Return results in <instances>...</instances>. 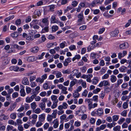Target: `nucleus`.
Masks as SVG:
<instances>
[{"instance_id":"58","label":"nucleus","mask_w":131,"mask_h":131,"mask_svg":"<svg viewBox=\"0 0 131 131\" xmlns=\"http://www.w3.org/2000/svg\"><path fill=\"white\" fill-rule=\"evenodd\" d=\"M123 107L124 109H126L128 107V105L127 102H125L123 105Z\"/></svg>"},{"instance_id":"55","label":"nucleus","mask_w":131,"mask_h":131,"mask_svg":"<svg viewBox=\"0 0 131 131\" xmlns=\"http://www.w3.org/2000/svg\"><path fill=\"white\" fill-rule=\"evenodd\" d=\"M105 63L103 60H101L99 63V65L100 66H103L105 65Z\"/></svg>"},{"instance_id":"10","label":"nucleus","mask_w":131,"mask_h":131,"mask_svg":"<svg viewBox=\"0 0 131 131\" xmlns=\"http://www.w3.org/2000/svg\"><path fill=\"white\" fill-rule=\"evenodd\" d=\"M9 69L11 71H13L15 72H18L19 68L18 66H11L9 67Z\"/></svg>"},{"instance_id":"30","label":"nucleus","mask_w":131,"mask_h":131,"mask_svg":"<svg viewBox=\"0 0 131 131\" xmlns=\"http://www.w3.org/2000/svg\"><path fill=\"white\" fill-rule=\"evenodd\" d=\"M77 80L74 79L72 81L70 82V86L71 87L74 85L77 82Z\"/></svg>"},{"instance_id":"36","label":"nucleus","mask_w":131,"mask_h":131,"mask_svg":"<svg viewBox=\"0 0 131 131\" xmlns=\"http://www.w3.org/2000/svg\"><path fill=\"white\" fill-rule=\"evenodd\" d=\"M79 96V93L77 92H75L73 94V97L75 98L78 97Z\"/></svg>"},{"instance_id":"8","label":"nucleus","mask_w":131,"mask_h":131,"mask_svg":"<svg viewBox=\"0 0 131 131\" xmlns=\"http://www.w3.org/2000/svg\"><path fill=\"white\" fill-rule=\"evenodd\" d=\"M22 84L25 85H28L29 84V81L28 78L26 77H24L22 80Z\"/></svg>"},{"instance_id":"42","label":"nucleus","mask_w":131,"mask_h":131,"mask_svg":"<svg viewBox=\"0 0 131 131\" xmlns=\"http://www.w3.org/2000/svg\"><path fill=\"white\" fill-rule=\"evenodd\" d=\"M18 35L17 34V33L16 32H14L13 34H12L11 35V36L14 38H16L17 37Z\"/></svg>"},{"instance_id":"16","label":"nucleus","mask_w":131,"mask_h":131,"mask_svg":"<svg viewBox=\"0 0 131 131\" xmlns=\"http://www.w3.org/2000/svg\"><path fill=\"white\" fill-rule=\"evenodd\" d=\"M78 17L79 18L78 20L79 21H82L84 18L83 13L81 12L80 14H79L78 16Z\"/></svg>"},{"instance_id":"46","label":"nucleus","mask_w":131,"mask_h":131,"mask_svg":"<svg viewBox=\"0 0 131 131\" xmlns=\"http://www.w3.org/2000/svg\"><path fill=\"white\" fill-rule=\"evenodd\" d=\"M121 128V127L119 126H117L113 128V130L114 131H118Z\"/></svg>"},{"instance_id":"64","label":"nucleus","mask_w":131,"mask_h":131,"mask_svg":"<svg viewBox=\"0 0 131 131\" xmlns=\"http://www.w3.org/2000/svg\"><path fill=\"white\" fill-rule=\"evenodd\" d=\"M18 93L17 92H15L13 94L12 97L14 98H16L18 96Z\"/></svg>"},{"instance_id":"60","label":"nucleus","mask_w":131,"mask_h":131,"mask_svg":"<svg viewBox=\"0 0 131 131\" xmlns=\"http://www.w3.org/2000/svg\"><path fill=\"white\" fill-rule=\"evenodd\" d=\"M62 72L64 74H69L70 73V71L69 69L64 70L62 71Z\"/></svg>"},{"instance_id":"48","label":"nucleus","mask_w":131,"mask_h":131,"mask_svg":"<svg viewBox=\"0 0 131 131\" xmlns=\"http://www.w3.org/2000/svg\"><path fill=\"white\" fill-rule=\"evenodd\" d=\"M26 101L27 103H30L32 101L30 97L29 96H27L26 99Z\"/></svg>"},{"instance_id":"17","label":"nucleus","mask_w":131,"mask_h":131,"mask_svg":"<svg viewBox=\"0 0 131 131\" xmlns=\"http://www.w3.org/2000/svg\"><path fill=\"white\" fill-rule=\"evenodd\" d=\"M51 99L53 102H58V101L57 99V96L55 95H52L51 96Z\"/></svg>"},{"instance_id":"2","label":"nucleus","mask_w":131,"mask_h":131,"mask_svg":"<svg viewBox=\"0 0 131 131\" xmlns=\"http://www.w3.org/2000/svg\"><path fill=\"white\" fill-rule=\"evenodd\" d=\"M57 86L59 89L62 90V93L63 94H66L68 93V92L66 91L67 89V87L64 86L62 84L58 85Z\"/></svg>"},{"instance_id":"28","label":"nucleus","mask_w":131,"mask_h":131,"mask_svg":"<svg viewBox=\"0 0 131 131\" xmlns=\"http://www.w3.org/2000/svg\"><path fill=\"white\" fill-rule=\"evenodd\" d=\"M60 119L62 121H63L64 120H67L68 121V120H67L68 118H67L66 115L65 114H63L61 116H60Z\"/></svg>"},{"instance_id":"35","label":"nucleus","mask_w":131,"mask_h":131,"mask_svg":"<svg viewBox=\"0 0 131 131\" xmlns=\"http://www.w3.org/2000/svg\"><path fill=\"white\" fill-rule=\"evenodd\" d=\"M93 101V100L90 99H85V102L88 103V105L91 103Z\"/></svg>"},{"instance_id":"22","label":"nucleus","mask_w":131,"mask_h":131,"mask_svg":"<svg viewBox=\"0 0 131 131\" xmlns=\"http://www.w3.org/2000/svg\"><path fill=\"white\" fill-rule=\"evenodd\" d=\"M27 60L28 61L31 62L35 61L36 59L34 57L30 56L28 57L27 58Z\"/></svg>"},{"instance_id":"31","label":"nucleus","mask_w":131,"mask_h":131,"mask_svg":"<svg viewBox=\"0 0 131 131\" xmlns=\"http://www.w3.org/2000/svg\"><path fill=\"white\" fill-rule=\"evenodd\" d=\"M14 17V15H12L11 16H9V17L6 18L5 19V22H7L8 20L13 19Z\"/></svg>"},{"instance_id":"62","label":"nucleus","mask_w":131,"mask_h":131,"mask_svg":"<svg viewBox=\"0 0 131 131\" xmlns=\"http://www.w3.org/2000/svg\"><path fill=\"white\" fill-rule=\"evenodd\" d=\"M128 85V84L126 83H123L121 87L122 88L125 89L127 87Z\"/></svg>"},{"instance_id":"63","label":"nucleus","mask_w":131,"mask_h":131,"mask_svg":"<svg viewBox=\"0 0 131 131\" xmlns=\"http://www.w3.org/2000/svg\"><path fill=\"white\" fill-rule=\"evenodd\" d=\"M54 45V43H51L48 44L47 45V46L48 48H50L51 47H52Z\"/></svg>"},{"instance_id":"56","label":"nucleus","mask_w":131,"mask_h":131,"mask_svg":"<svg viewBox=\"0 0 131 131\" xmlns=\"http://www.w3.org/2000/svg\"><path fill=\"white\" fill-rule=\"evenodd\" d=\"M87 27L86 25H83L80 26L79 28V29L81 30H84Z\"/></svg>"},{"instance_id":"52","label":"nucleus","mask_w":131,"mask_h":131,"mask_svg":"<svg viewBox=\"0 0 131 131\" xmlns=\"http://www.w3.org/2000/svg\"><path fill=\"white\" fill-rule=\"evenodd\" d=\"M90 122L92 124H94L95 122V119L93 118H91L90 120Z\"/></svg>"},{"instance_id":"11","label":"nucleus","mask_w":131,"mask_h":131,"mask_svg":"<svg viewBox=\"0 0 131 131\" xmlns=\"http://www.w3.org/2000/svg\"><path fill=\"white\" fill-rule=\"evenodd\" d=\"M71 59L70 57H68L67 59H65L63 62V64L65 66H67L68 64V63L71 62Z\"/></svg>"},{"instance_id":"5","label":"nucleus","mask_w":131,"mask_h":131,"mask_svg":"<svg viewBox=\"0 0 131 131\" xmlns=\"http://www.w3.org/2000/svg\"><path fill=\"white\" fill-rule=\"evenodd\" d=\"M129 46L128 43L127 42H125L123 44H121L119 45V48L121 49H126Z\"/></svg>"},{"instance_id":"23","label":"nucleus","mask_w":131,"mask_h":131,"mask_svg":"<svg viewBox=\"0 0 131 131\" xmlns=\"http://www.w3.org/2000/svg\"><path fill=\"white\" fill-rule=\"evenodd\" d=\"M98 81L99 80L97 77H94L92 81V83L94 84H96L98 82Z\"/></svg>"},{"instance_id":"20","label":"nucleus","mask_w":131,"mask_h":131,"mask_svg":"<svg viewBox=\"0 0 131 131\" xmlns=\"http://www.w3.org/2000/svg\"><path fill=\"white\" fill-rule=\"evenodd\" d=\"M110 77L111 78L110 80L112 82L114 83L116 80L117 78L114 75H111V76Z\"/></svg>"},{"instance_id":"40","label":"nucleus","mask_w":131,"mask_h":131,"mask_svg":"<svg viewBox=\"0 0 131 131\" xmlns=\"http://www.w3.org/2000/svg\"><path fill=\"white\" fill-rule=\"evenodd\" d=\"M66 44H67V43L65 41L60 43V48L62 49L64 48L65 46V45Z\"/></svg>"},{"instance_id":"14","label":"nucleus","mask_w":131,"mask_h":131,"mask_svg":"<svg viewBox=\"0 0 131 131\" xmlns=\"http://www.w3.org/2000/svg\"><path fill=\"white\" fill-rule=\"evenodd\" d=\"M39 20L37 19H34L30 23V26L31 27H32L34 25H37L38 24Z\"/></svg>"},{"instance_id":"18","label":"nucleus","mask_w":131,"mask_h":131,"mask_svg":"<svg viewBox=\"0 0 131 131\" xmlns=\"http://www.w3.org/2000/svg\"><path fill=\"white\" fill-rule=\"evenodd\" d=\"M39 50V48L38 47H36L31 49V51L33 53H37Z\"/></svg>"},{"instance_id":"21","label":"nucleus","mask_w":131,"mask_h":131,"mask_svg":"<svg viewBox=\"0 0 131 131\" xmlns=\"http://www.w3.org/2000/svg\"><path fill=\"white\" fill-rule=\"evenodd\" d=\"M46 104L44 103H41L39 104V106L42 110H44L45 108Z\"/></svg>"},{"instance_id":"43","label":"nucleus","mask_w":131,"mask_h":131,"mask_svg":"<svg viewBox=\"0 0 131 131\" xmlns=\"http://www.w3.org/2000/svg\"><path fill=\"white\" fill-rule=\"evenodd\" d=\"M41 41H40L38 42L39 43H42L43 42L45 41L46 40V38L45 37V35H43L41 37Z\"/></svg>"},{"instance_id":"41","label":"nucleus","mask_w":131,"mask_h":131,"mask_svg":"<svg viewBox=\"0 0 131 131\" xmlns=\"http://www.w3.org/2000/svg\"><path fill=\"white\" fill-rule=\"evenodd\" d=\"M34 14L35 15H37L38 16H39L41 15V13L40 11L38 10H35L34 12Z\"/></svg>"},{"instance_id":"45","label":"nucleus","mask_w":131,"mask_h":131,"mask_svg":"<svg viewBox=\"0 0 131 131\" xmlns=\"http://www.w3.org/2000/svg\"><path fill=\"white\" fill-rule=\"evenodd\" d=\"M36 81L37 82H39L40 83H42L43 82V79L40 78H37Z\"/></svg>"},{"instance_id":"29","label":"nucleus","mask_w":131,"mask_h":131,"mask_svg":"<svg viewBox=\"0 0 131 131\" xmlns=\"http://www.w3.org/2000/svg\"><path fill=\"white\" fill-rule=\"evenodd\" d=\"M54 124L53 126L54 128H57L59 125V122L58 121L57 119L54 120Z\"/></svg>"},{"instance_id":"19","label":"nucleus","mask_w":131,"mask_h":131,"mask_svg":"<svg viewBox=\"0 0 131 131\" xmlns=\"http://www.w3.org/2000/svg\"><path fill=\"white\" fill-rule=\"evenodd\" d=\"M17 105V103L16 102H14L13 104L11 105L9 108V110L12 111L15 108L16 106Z\"/></svg>"},{"instance_id":"27","label":"nucleus","mask_w":131,"mask_h":131,"mask_svg":"<svg viewBox=\"0 0 131 131\" xmlns=\"http://www.w3.org/2000/svg\"><path fill=\"white\" fill-rule=\"evenodd\" d=\"M37 105L36 102H33L31 104V107L33 110H34L37 107Z\"/></svg>"},{"instance_id":"33","label":"nucleus","mask_w":131,"mask_h":131,"mask_svg":"<svg viewBox=\"0 0 131 131\" xmlns=\"http://www.w3.org/2000/svg\"><path fill=\"white\" fill-rule=\"evenodd\" d=\"M112 118L113 122L117 121L119 118V116L118 115H114L112 116Z\"/></svg>"},{"instance_id":"24","label":"nucleus","mask_w":131,"mask_h":131,"mask_svg":"<svg viewBox=\"0 0 131 131\" xmlns=\"http://www.w3.org/2000/svg\"><path fill=\"white\" fill-rule=\"evenodd\" d=\"M127 68L124 66H122L119 68V70L122 72H124L126 70Z\"/></svg>"},{"instance_id":"49","label":"nucleus","mask_w":131,"mask_h":131,"mask_svg":"<svg viewBox=\"0 0 131 131\" xmlns=\"http://www.w3.org/2000/svg\"><path fill=\"white\" fill-rule=\"evenodd\" d=\"M40 121L37 122L36 125V126L37 127H40L42 125V123Z\"/></svg>"},{"instance_id":"47","label":"nucleus","mask_w":131,"mask_h":131,"mask_svg":"<svg viewBox=\"0 0 131 131\" xmlns=\"http://www.w3.org/2000/svg\"><path fill=\"white\" fill-rule=\"evenodd\" d=\"M88 93V92L87 90H85L82 93V95L86 97L87 96Z\"/></svg>"},{"instance_id":"15","label":"nucleus","mask_w":131,"mask_h":131,"mask_svg":"<svg viewBox=\"0 0 131 131\" xmlns=\"http://www.w3.org/2000/svg\"><path fill=\"white\" fill-rule=\"evenodd\" d=\"M97 104L96 103H94L93 104L92 102L88 105V108L89 110H90L91 109L94 108L97 106Z\"/></svg>"},{"instance_id":"53","label":"nucleus","mask_w":131,"mask_h":131,"mask_svg":"<svg viewBox=\"0 0 131 131\" xmlns=\"http://www.w3.org/2000/svg\"><path fill=\"white\" fill-rule=\"evenodd\" d=\"M69 48L71 50H75L76 47L75 45H72L69 47Z\"/></svg>"},{"instance_id":"37","label":"nucleus","mask_w":131,"mask_h":131,"mask_svg":"<svg viewBox=\"0 0 131 131\" xmlns=\"http://www.w3.org/2000/svg\"><path fill=\"white\" fill-rule=\"evenodd\" d=\"M81 71L82 73H84L87 70L86 67L85 66H83L80 68Z\"/></svg>"},{"instance_id":"32","label":"nucleus","mask_w":131,"mask_h":131,"mask_svg":"<svg viewBox=\"0 0 131 131\" xmlns=\"http://www.w3.org/2000/svg\"><path fill=\"white\" fill-rule=\"evenodd\" d=\"M16 117V114L15 113H13L10 115V118L13 119H15Z\"/></svg>"},{"instance_id":"26","label":"nucleus","mask_w":131,"mask_h":131,"mask_svg":"<svg viewBox=\"0 0 131 131\" xmlns=\"http://www.w3.org/2000/svg\"><path fill=\"white\" fill-rule=\"evenodd\" d=\"M57 113V110H54L53 111V112L52 114L51 115L52 117L53 118H55L56 117V115Z\"/></svg>"},{"instance_id":"13","label":"nucleus","mask_w":131,"mask_h":131,"mask_svg":"<svg viewBox=\"0 0 131 131\" xmlns=\"http://www.w3.org/2000/svg\"><path fill=\"white\" fill-rule=\"evenodd\" d=\"M58 109L59 110L58 112V115H61L64 113V111L63 110V108H62V107L59 106L58 107Z\"/></svg>"},{"instance_id":"1","label":"nucleus","mask_w":131,"mask_h":131,"mask_svg":"<svg viewBox=\"0 0 131 131\" xmlns=\"http://www.w3.org/2000/svg\"><path fill=\"white\" fill-rule=\"evenodd\" d=\"M42 23H40L39 25L42 28L41 32L42 33L47 32L49 31V22L47 18L42 19Z\"/></svg>"},{"instance_id":"6","label":"nucleus","mask_w":131,"mask_h":131,"mask_svg":"<svg viewBox=\"0 0 131 131\" xmlns=\"http://www.w3.org/2000/svg\"><path fill=\"white\" fill-rule=\"evenodd\" d=\"M119 32V30L117 29H115L110 32V34L111 36L112 37H116Z\"/></svg>"},{"instance_id":"44","label":"nucleus","mask_w":131,"mask_h":131,"mask_svg":"<svg viewBox=\"0 0 131 131\" xmlns=\"http://www.w3.org/2000/svg\"><path fill=\"white\" fill-rule=\"evenodd\" d=\"M53 118L51 115L49 114L48 115L47 117V119L48 121L49 122H51Z\"/></svg>"},{"instance_id":"50","label":"nucleus","mask_w":131,"mask_h":131,"mask_svg":"<svg viewBox=\"0 0 131 131\" xmlns=\"http://www.w3.org/2000/svg\"><path fill=\"white\" fill-rule=\"evenodd\" d=\"M81 122L78 121H75L74 123V125L77 127L81 125Z\"/></svg>"},{"instance_id":"7","label":"nucleus","mask_w":131,"mask_h":131,"mask_svg":"<svg viewBox=\"0 0 131 131\" xmlns=\"http://www.w3.org/2000/svg\"><path fill=\"white\" fill-rule=\"evenodd\" d=\"M95 113L97 115L100 116L102 115L103 114V110L102 108H99L97 109Z\"/></svg>"},{"instance_id":"3","label":"nucleus","mask_w":131,"mask_h":131,"mask_svg":"<svg viewBox=\"0 0 131 131\" xmlns=\"http://www.w3.org/2000/svg\"><path fill=\"white\" fill-rule=\"evenodd\" d=\"M110 82L104 80L100 83L99 85V86L100 87H102L103 86H110Z\"/></svg>"},{"instance_id":"61","label":"nucleus","mask_w":131,"mask_h":131,"mask_svg":"<svg viewBox=\"0 0 131 131\" xmlns=\"http://www.w3.org/2000/svg\"><path fill=\"white\" fill-rule=\"evenodd\" d=\"M123 80L122 79H119L117 81V84L118 86L121 84L123 82Z\"/></svg>"},{"instance_id":"12","label":"nucleus","mask_w":131,"mask_h":131,"mask_svg":"<svg viewBox=\"0 0 131 131\" xmlns=\"http://www.w3.org/2000/svg\"><path fill=\"white\" fill-rule=\"evenodd\" d=\"M45 114H42L39 116V121L43 122L45 120Z\"/></svg>"},{"instance_id":"25","label":"nucleus","mask_w":131,"mask_h":131,"mask_svg":"<svg viewBox=\"0 0 131 131\" xmlns=\"http://www.w3.org/2000/svg\"><path fill=\"white\" fill-rule=\"evenodd\" d=\"M59 106L61 107H62V108L64 109H67L68 107V105L66 102L63 103L62 105H60Z\"/></svg>"},{"instance_id":"38","label":"nucleus","mask_w":131,"mask_h":131,"mask_svg":"<svg viewBox=\"0 0 131 131\" xmlns=\"http://www.w3.org/2000/svg\"><path fill=\"white\" fill-rule=\"evenodd\" d=\"M58 27L57 26H53L51 28L52 31L53 32H55L58 29Z\"/></svg>"},{"instance_id":"34","label":"nucleus","mask_w":131,"mask_h":131,"mask_svg":"<svg viewBox=\"0 0 131 131\" xmlns=\"http://www.w3.org/2000/svg\"><path fill=\"white\" fill-rule=\"evenodd\" d=\"M34 112L35 113L37 114H39L41 112V110L39 108H38L36 109H35L34 110H33Z\"/></svg>"},{"instance_id":"54","label":"nucleus","mask_w":131,"mask_h":131,"mask_svg":"<svg viewBox=\"0 0 131 131\" xmlns=\"http://www.w3.org/2000/svg\"><path fill=\"white\" fill-rule=\"evenodd\" d=\"M105 28H101L99 31L98 33L99 34H101L102 33L105 31Z\"/></svg>"},{"instance_id":"51","label":"nucleus","mask_w":131,"mask_h":131,"mask_svg":"<svg viewBox=\"0 0 131 131\" xmlns=\"http://www.w3.org/2000/svg\"><path fill=\"white\" fill-rule=\"evenodd\" d=\"M125 120L124 118H122L119 119L118 122V123L120 124H121Z\"/></svg>"},{"instance_id":"57","label":"nucleus","mask_w":131,"mask_h":131,"mask_svg":"<svg viewBox=\"0 0 131 131\" xmlns=\"http://www.w3.org/2000/svg\"><path fill=\"white\" fill-rule=\"evenodd\" d=\"M102 123L101 120L100 119H98L96 122V124L97 125L99 126Z\"/></svg>"},{"instance_id":"4","label":"nucleus","mask_w":131,"mask_h":131,"mask_svg":"<svg viewBox=\"0 0 131 131\" xmlns=\"http://www.w3.org/2000/svg\"><path fill=\"white\" fill-rule=\"evenodd\" d=\"M24 86L22 85L20 86V95L21 96L24 97L26 95V93L24 89Z\"/></svg>"},{"instance_id":"39","label":"nucleus","mask_w":131,"mask_h":131,"mask_svg":"<svg viewBox=\"0 0 131 131\" xmlns=\"http://www.w3.org/2000/svg\"><path fill=\"white\" fill-rule=\"evenodd\" d=\"M26 93L27 94H28L31 92V89L30 87L26 86Z\"/></svg>"},{"instance_id":"59","label":"nucleus","mask_w":131,"mask_h":131,"mask_svg":"<svg viewBox=\"0 0 131 131\" xmlns=\"http://www.w3.org/2000/svg\"><path fill=\"white\" fill-rule=\"evenodd\" d=\"M19 118H21L23 116L25 115V113H19L17 114Z\"/></svg>"},{"instance_id":"9","label":"nucleus","mask_w":131,"mask_h":131,"mask_svg":"<svg viewBox=\"0 0 131 131\" xmlns=\"http://www.w3.org/2000/svg\"><path fill=\"white\" fill-rule=\"evenodd\" d=\"M50 22L51 23H57L58 21L56 19L55 16H53L51 17Z\"/></svg>"}]
</instances>
